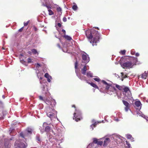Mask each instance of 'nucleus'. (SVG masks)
Returning a JSON list of instances; mask_svg holds the SVG:
<instances>
[{"instance_id": "37998d69", "label": "nucleus", "mask_w": 148, "mask_h": 148, "mask_svg": "<svg viewBox=\"0 0 148 148\" xmlns=\"http://www.w3.org/2000/svg\"><path fill=\"white\" fill-rule=\"evenodd\" d=\"M24 27H22L21 29H19L18 31L20 32H21L23 30V29Z\"/></svg>"}, {"instance_id": "774afa93", "label": "nucleus", "mask_w": 148, "mask_h": 148, "mask_svg": "<svg viewBox=\"0 0 148 148\" xmlns=\"http://www.w3.org/2000/svg\"><path fill=\"white\" fill-rule=\"evenodd\" d=\"M76 72H77V71H76V70H75V72L76 73Z\"/></svg>"}, {"instance_id": "69168bd1", "label": "nucleus", "mask_w": 148, "mask_h": 148, "mask_svg": "<svg viewBox=\"0 0 148 148\" xmlns=\"http://www.w3.org/2000/svg\"><path fill=\"white\" fill-rule=\"evenodd\" d=\"M3 98H5L4 96L3 95Z\"/></svg>"}, {"instance_id": "603ef678", "label": "nucleus", "mask_w": 148, "mask_h": 148, "mask_svg": "<svg viewBox=\"0 0 148 148\" xmlns=\"http://www.w3.org/2000/svg\"><path fill=\"white\" fill-rule=\"evenodd\" d=\"M48 124L46 123H44L43 125V127H44L45 126H47Z\"/></svg>"}, {"instance_id": "f8f14e48", "label": "nucleus", "mask_w": 148, "mask_h": 148, "mask_svg": "<svg viewBox=\"0 0 148 148\" xmlns=\"http://www.w3.org/2000/svg\"><path fill=\"white\" fill-rule=\"evenodd\" d=\"M82 60L84 61L87 60L88 62L89 61V58L88 55L85 53L84 54H83L82 56Z\"/></svg>"}, {"instance_id": "7c9ffc66", "label": "nucleus", "mask_w": 148, "mask_h": 148, "mask_svg": "<svg viewBox=\"0 0 148 148\" xmlns=\"http://www.w3.org/2000/svg\"><path fill=\"white\" fill-rule=\"evenodd\" d=\"M49 12V15H51L53 14L54 13L51 10H48Z\"/></svg>"}, {"instance_id": "58836bf2", "label": "nucleus", "mask_w": 148, "mask_h": 148, "mask_svg": "<svg viewBox=\"0 0 148 148\" xmlns=\"http://www.w3.org/2000/svg\"><path fill=\"white\" fill-rule=\"evenodd\" d=\"M49 76V75L47 73H46L45 75V77L47 78H48Z\"/></svg>"}, {"instance_id": "6e6552de", "label": "nucleus", "mask_w": 148, "mask_h": 148, "mask_svg": "<svg viewBox=\"0 0 148 148\" xmlns=\"http://www.w3.org/2000/svg\"><path fill=\"white\" fill-rule=\"evenodd\" d=\"M122 102L125 106V111L127 112L130 109V104L127 101L124 100H122Z\"/></svg>"}, {"instance_id": "a19ab883", "label": "nucleus", "mask_w": 148, "mask_h": 148, "mask_svg": "<svg viewBox=\"0 0 148 148\" xmlns=\"http://www.w3.org/2000/svg\"><path fill=\"white\" fill-rule=\"evenodd\" d=\"M32 60L30 58H28L27 59V62L28 63H30L32 62Z\"/></svg>"}, {"instance_id": "f257e3e1", "label": "nucleus", "mask_w": 148, "mask_h": 148, "mask_svg": "<svg viewBox=\"0 0 148 148\" xmlns=\"http://www.w3.org/2000/svg\"><path fill=\"white\" fill-rule=\"evenodd\" d=\"M120 64L123 69H130L136 65L137 62V58L131 56H125L120 59Z\"/></svg>"}, {"instance_id": "9d476101", "label": "nucleus", "mask_w": 148, "mask_h": 148, "mask_svg": "<svg viewBox=\"0 0 148 148\" xmlns=\"http://www.w3.org/2000/svg\"><path fill=\"white\" fill-rule=\"evenodd\" d=\"M116 90V89L115 87L111 85L110 86V87H109V90L107 91V92L109 94H112V93L114 91H115Z\"/></svg>"}, {"instance_id": "dca6fc26", "label": "nucleus", "mask_w": 148, "mask_h": 148, "mask_svg": "<svg viewBox=\"0 0 148 148\" xmlns=\"http://www.w3.org/2000/svg\"><path fill=\"white\" fill-rule=\"evenodd\" d=\"M88 84H90L91 86H92V87H93L94 88H97V89H98V88H99L93 82L90 83V82H88Z\"/></svg>"}, {"instance_id": "72a5a7b5", "label": "nucleus", "mask_w": 148, "mask_h": 148, "mask_svg": "<svg viewBox=\"0 0 148 148\" xmlns=\"http://www.w3.org/2000/svg\"><path fill=\"white\" fill-rule=\"evenodd\" d=\"M103 144V142L102 141H98L97 144L101 146Z\"/></svg>"}, {"instance_id": "c756f323", "label": "nucleus", "mask_w": 148, "mask_h": 148, "mask_svg": "<svg viewBox=\"0 0 148 148\" xmlns=\"http://www.w3.org/2000/svg\"><path fill=\"white\" fill-rule=\"evenodd\" d=\"M121 75L122 77L123 78H125L127 76V75H124V73L123 72L121 73Z\"/></svg>"}, {"instance_id": "6ab92c4d", "label": "nucleus", "mask_w": 148, "mask_h": 148, "mask_svg": "<svg viewBox=\"0 0 148 148\" xmlns=\"http://www.w3.org/2000/svg\"><path fill=\"white\" fill-rule=\"evenodd\" d=\"M86 75L87 77H93V74L90 71H89L87 72L86 73Z\"/></svg>"}, {"instance_id": "7ed1b4c3", "label": "nucleus", "mask_w": 148, "mask_h": 148, "mask_svg": "<svg viewBox=\"0 0 148 148\" xmlns=\"http://www.w3.org/2000/svg\"><path fill=\"white\" fill-rule=\"evenodd\" d=\"M44 101L46 104L49 105V108H47V110L48 112L49 111V109H50V108H54L56 104V102L55 100L53 99H46L44 100Z\"/></svg>"}, {"instance_id": "4468645a", "label": "nucleus", "mask_w": 148, "mask_h": 148, "mask_svg": "<svg viewBox=\"0 0 148 148\" xmlns=\"http://www.w3.org/2000/svg\"><path fill=\"white\" fill-rule=\"evenodd\" d=\"M87 70V67L86 65H85L83 69H81L82 73L84 75L86 74V71Z\"/></svg>"}, {"instance_id": "e433bc0d", "label": "nucleus", "mask_w": 148, "mask_h": 148, "mask_svg": "<svg viewBox=\"0 0 148 148\" xmlns=\"http://www.w3.org/2000/svg\"><path fill=\"white\" fill-rule=\"evenodd\" d=\"M93 79L95 81L97 82H99L100 81V79L98 78H94Z\"/></svg>"}, {"instance_id": "f3484780", "label": "nucleus", "mask_w": 148, "mask_h": 148, "mask_svg": "<svg viewBox=\"0 0 148 148\" xmlns=\"http://www.w3.org/2000/svg\"><path fill=\"white\" fill-rule=\"evenodd\" d=\"M115 86L117 88H118L119 90H122L123 89V87H124V86H121L119 85H118V84H115Z\"/></svg>"}, {"instance_id": "79ce46f5", "label": "nucleus", "mask_w": 148, "mask_h": 148, "mask_svg": "<svg viewBox=\"0 0 148 148\" xmlns=\"http://www.w3.org/2000/svg\"><path fill=\"white\" fill-rule=\"evenodd\" d=\"M102 82L105 85H108V84L106 81L104 80H102Z\"/></svg>"}, {"instance_id": "052dcab7", "label": "nucleus", "mask_w": 148, "mask_h": 148, "mask_svg": "<svg viewBox=\"0 0 148 148\" xmlns=\"http://www.w3.org/2000/svg\"><path fill=\"white\" fill-rule=\"evenodd\" d=\"M57 46H58V47L59 48H60V45L59 44H57Z\"/></svg>"}, {"instance_id": "393cba45", "label": "nucleus", "mask_w": 148, "mask_h": 148, "mask_svg": "<svg viewBox=\"0 0 148 148\" xmlns=\"http://www.w3.org/2000/svg\"><path fill=\"white\" fill-rule=\"evenodd\" d=\"M93 143L95 144H97V143H98V140L95 138H94L93 139Z\"/></svg>"}, {"instance_id": "412c9836", "label": "nucleus", "mask_w": 148, "mask_h": 148, "mask_svg": "<svg viewBox=\"0 0 148 148\" xmlns=\"http://www.w3.org/2000/svg\"><path fill=\"white\" fill-rule=\"evenodd\" d=\"M50 130V127L48 126H46L45 128V131L47 132H49Z\"/></svg>"}, {"instance_id": "3c124183", "label": "nucleus", "mask_w": 148, "mask_h": 148, "mask_svg": "<svg viewBox=\"0 0 148 148\" xmlns=\"http://www.w3.org/2000/svg\"><path fill=\"white\" fill-rule=\"evenodd\" d=\"M35 31H36L38 30L37 28L35 26H34L33 27Z\"/></svg>"}, {"instance_id": "a211bd4d", "label": "nucleus", "mask_w": 148, "mask_h": 148, "mask_svg": "<svg viewBox=\"0 0 148 148\" xmlns=\"http://www.w3.org/2000/svg\"><path fill=\"white\" fill-rule=\"evenodd\" d=\"M79 78L82 80H84L86 81V82L87 83H88V81L86 79V77L84 76H82V77H79Z\"/></svg>"}, {"instance_id": "bb28decb", "label": "nucleus", "mask_w": 148, "mask_h": 148, "mask_svg": "<svg viewBox=\"0 0 148 148\" xmlns=\"http://www.w3.org/2000/svg\"><path fill=\"white\" fill-rule=\"evenodd\" d=\"M126 53V51L125 50H121L120 52V53L122 55H125Z\"/></svg>"}, {"instance_id": "f704fd0d", "label": "nucleus", "mask_w": 148, "mask_h": 148, "mask_svg": "<svg viewBox=\"0 0 148 148\" xmlns=\"http://www.w3.org/2000/svg\"><path fill=\"white\" fill-rule=\"evenodd\" d=\"M29 20L28 21H27L26 22H24V26H27L28 25V23H29Z\"/></svg>"}, {"instance_id": "5701e85b", "label": "nucleus", "mask_w": 148, "mask_h": 148, "mask_svg": "<svg viewBox=\"0 0 148 148\" xmlns=\"http://www.w3.org/2000/svg\"><path fill=\"white\" fill-rule=\"evenodd\" d=\"M31 51H32V52L34 54H38V53L37 51L36 50V49H32L31 50Z\"/></svg>"}, {"instance_id": "e2e57ef3", "label": "nucleus", "mask_w": 148, "mask_h": 148, "mask_svg": "<svg viewBox=\"0 0 148 148\" xmlns=\"http://www.w3.org/2000/svg\"><path fill=\"white\" fill-rule=\"evenodd\" d=\"M31 53V52L30 51H29L28 52V53Z\"/></svg>"}, {"instance_id": "49530a36", "label": "nucleus", "mask_w": 148, "mask_h": 148, "mask_svg": "<svg viewBox=\"0 0 148 148\" xmlns=\"http://www.w3.org/2000/svg\"><path fill=\"white\" fill-rule=\"evenodd\" d=\"M40 67V65L38 63H37L36 65V68H39Z\"/></svg>"}, {"instance_id": "c85d7f7f", "label": "nucleus", "mask_w": 148, "mask_h": 148, "mask_svg": "<svg viewBox=\"0 0 148 148\" xmlns=\"http://www.w3.org/2000/svg\"><path fill=\"white\" fill-rule=\"evenodd\" d=\"M78 66V62L77 60H76L75 64V68L76 70H77V69Z\"/></svg>"}, {"instance_id": "13d9d810", "label": "nucleus", "mask_w": 148, "mask_h": 148, "mask_svg": "<svg viewBox=\"0 0 148 148\" xmlns=\"http://www.w3.org/2000/svg\"><path fill=\"white\" fill-rule=\"evenodd\" d=\"M48 79H47V81L48 82H51V80L50 79H49V78H47Z\"/></svg>"}, {"instance_id": "b1692460", "label": "nucleus", "mask_w": 148, "mask_h": 148, "mask_svg": "<svg viewBox=\"0 0 148 148\" xmlns=\"http://www.w3.org/2000/svg\"><path fill=\"white\" fill-rule=\"evenodd\" d=\"M77 5L75 3V4L73 5L72 8L73 10H76L77 9Z\"/></svg>"}, {"instance_id": "6e6d98bb", "label": "nucleus", "mask_w": 148, "mask_h": 148, "mask_svg": "<svg viewBox=\"0 0 148 148\" xmlns=\"http://www.w3.org/2000/svg\"><path fill=\"white\" fill-rule=\"evenodd\" d=\"M62 31L64 33V35H65V34H66V31H65L64 29H63L62 30Z\"/></svg>"}, {"instance_id": "4be33fe9", "label": "nucleus", "mask_w": 148, "mask_h": 148, "mask_svg": "<svg viewBox=\"0 0 148 148\" xmlns=\"http://www.w3.org/2000/svg\"><path fill=\"white\" fill-rule=\"evenodd\" d=\"M63 37H64L66 39L69 40H71L72 39L71 38V37L66 35H64V36H63Z\"/></svg>"}, {"instance_id": "473e14b6", "label": "nucleus", "mask_w": 148, "mask_h": 148, "mask_svg": "<svg viewBox=\"0 0 148 148\" xmlns=\"http://www.w3.org/2000/svg\"><path fill=\"white\" fill-rule=\"evenodd\" d=\"M20 136L23 138H24V136H25V134H24L23 132H21L20 134Z\"/></svg>"}, {"instance_id": "8fccbe9b", "label": "nucleus", "mask_w": 148, "mask_h": 148, "mask_svg": "<svg viewBox=\"0 0 148 148\" xmlns=\"http://www.w3.org/2000/svg\"><path fill=\"white\" fill-rule=\"evenodd\" d=\"M66 17H64L63 18V21L64 22H66Z\"/></svg>"}, {"instance_id": "338daca9", "label": "nucleus", "mask_w": 148, "mask_h": 148, "mask_svg": "<svg viewBox=\"0 0 148 148\" xmlns=\"http://www.w3.org/2000/svg\"><path fill=\"white\" fill-rule=\"evenodd\" d=\"M40 83H41V81L40 82Z\"/></svg>"}, {"instance_id": "aec40b11", "label": "nucleus", "mask_w": 148, "mask_h": 148, "mask_svg": "<svg viewBox=\"0 0 148 148\" xmlns=\"http://www.w3.org/2000/svg\"><path fill=\"white\" fill-rule=\"evenodd\" d=\"M124 91L125 92H130V89L129 88L127 87H125L124 88L123 87V88Z\"/></svg>"}, {"instance_id": "09e8293b", "label": "nucleus", "mask_w": 148, "mask_h": 148, "mask_svg": "<svg viewBox=\"0 0 148 148\" xmlns=\"http://www.w3.org/2000/svg\"><path fill=\"white\" fill-rule=\"evenodd\" d=\"M96 125V124L95 123L93 124H92V125H91V127H95Z\"/></svg>"}, {"instance_id": "ddd939ff", "label": "nucleus", "mask_w": 148, "mask_h": 148, "mask_svg": "<svg viewBox=\"0 0 148 148\" xmlns=\"http://www.w3.org/2000/svg\"><path fill=\"white\" fill-rule=\"evenodd\" d=\"M110 142V140L109 138H106L105 139L104 141V146H106Z\"/></svg>"}, {"instance_id": "4c0bfd02", "label": "nucleus", "mask_w": 148, "mask_h": 148, "mask_svg": "<svg viewBox=\"0 0 148 148\" xmlns=\"http://www.w3.org/2000/svg\"><path fill=\"white\" fill-rule=\"evenodd\" d=\"M126 144L128 146V147L129 148H130V144L129 143V142L127 141H126Z\"/></svg>"}, {"instance_id": "c03bdc74", "label": "nucleus", "mask_w": 148, "mask_h": 148, "mask_svg": "<svg viewBox=\"0 0 148 148\" xmlns=\"http://www.w3.org/2000/svg\"><path fill=\"white\" fill-rule=\"evenodd\" d=\"M127 138H130L131 139V138H133L132 137V136L131 135H128L127 136Z\"/></svg>"}, {"instance_id": "0e129e2a", "label": "nucleus", "mask_w": 148, "mask_h": 148, "mask_svg": "<svg viewBox=\"0 0 148 148\" xmlns=\"http://www.w3.org/2000/svg\"><path fill=\"white\" fill-rule=\"evenodd\" d=\"M96 28L97 29H99V28L98 27H96Z\"/></svg>"}, {"instance_id": "39448f33", "label": "nucleus", "mask_w": 148, "mask_h": 148, "mask_svg": "<svg viewBox=\"0 0 148 148\" xmlns=\"http://www.w3.org/2000/svg\"><path fill=\"white\" fill-rule=\"evenodd\" d=\"M14 145L15 148H26L27 145H26L23 143L16 141L15 142Z\"/></svg>"}, {"instance_id": "423d86ee", "label": "nucleus", "mask_w": 148, "mask_h": 148, "mask_svg": "<svg viewBox=\"0 0 148 148\" xmlns=\"http://www.w3.org/2000/svg\"><path fill=\"white\" fill-rule=\"evenodd\" d=\"M49 110L52 111V112H47V115L51 119L53 118L55 116V114L54 113L56 112V111L54 110V108H50V109Z\"/></svg>"}, {"instance_id": "bf43d9fd", "label": "nucleus", "mask_w": 148, "mask_h": 148, "mask_svg": "<svg viewBox=\"0 0 148 148\" xmlns=\"http://www.w3.org/2000/svg\"><path fill=\"white\" fill-rule=\"evenodd\" d=\"M45 87L44 86H43L42 88V90L44 91L45 90Z\"/></svg>"}, {"instance_id": "9b49d317", "label": "nucleus", "mask_w": 148, "mask_h": 148, "mask_svg": "<svg viewBox=\"0 0 148 148\" xmlns=\"http://www.w3.org/2000/svg\"><path fill=\"white\" fill-rule=\"evenodd\" d=\"M139 77H141L143 79H145L147 77H148V71L146 72L145 71L141 75L138 76Z\"/></svg>"}, {"instance_id": "864d4df0", "label": "nucleus", "mask_w": 148, "mask_h": 148, "mask_svg": "<svg viewBox=\"0 0 148 148\" xmlns=\"http://www.w3.org/2000/svg\"><path fill=\"white\" fill-rule=\"evenodd\" d=\"M61 25H62L60 23H59L58 24V26L60 27H61Z\"/></svg>"}, {"instance_id": "a878e982", "label": "nucleus", "mask_w": 148, "mask_h": 148, "mask_svg": "<svg viewBox=\"0 0 148 148\" xmlns=\"http://www.w3.org/2000/svg\"><path fill=\"white\" fill-rule=\"evenodd\" d=\"M111 85L108 84V85H106V90L107 91L109 89V87Z\"/></svg>"}, {"instance_id": "5fc2aeb1", "label": "nucleus", "mask_w": 148, "mask_h": 148, "mask_svg": "<svg viewBox=\"0 0 148 148\" xmlns=\"http://www.w3.org/2000/svg\"><path fill=\"white\" fill-rule=\"evenodd\" d=\"M135 56L137 57L138 56H139V54L138 53H135Z\"/></svg>"}, {"instance_id": "680f3d73", "label": "nucleus", "mask_w": 148, "mask_h": 148, "mask_svg": "<svg viewBox=\"0 0 148 148\" xmlns=\"http://www.w3.org/2000/svg\"><path fill=\"white\" fill-rule=\"evenodd\" d=\"M42 79V77H40V79L41 80V79Z\"/></svg>"}, {"instance_id": "2f4dec72", "label": "nucleus", "mask_w": 148, "mask_h": 148, "mask_svg": "<svg viewBox=\"0 0 148 148\" xmlns=\"http://www.w3.org/2000/svg\"><path fill=\"white\" fill-rule=\"evenodd\" d=\"M56 10H57V11H58V12H61V13H62V12H61L62 11V10L61 8H60V7H57L56 8Z\"/></svg>"}, {"instance_id": "de8ad7c7", "label": "nucleus", "mask_w": 148, "mask_h": 148, "mask_svg": "<svg viewBox=\"0 0 148 148\" xmlns=\"http://www.w3.org/2000/svg\"><path fill=\"white\" fill-rule=\"evenodd\" d=\"M46 6L48 10H50V9L51 8V7L50 6L47 5H46Z\"/></svg>"}, {"instance_id": "ea45409f", "label": "nucleus", "mask_w": 148, "mask_h": 148, "mask_svg": "<svg viewBox=\"0 0 148 148\" xmlns=\"http://www.w3.org/2000/svg\"><path fill=\"white\" fill-rule=\"evenodd\" d=\"M39 99L41 100H42V101H44V100H45V99H43V97L42 96H39Z\"/></svg>"}, {"instance_id": "20e7f679", "label": "nucleus", "mask_w": 148, "mask_h": 148, "mask_svg": "<svg viewBox=\"0 0 148 148\" xmlns=\"http://www.w3.org/2000/svg\"><path fill=\"white\" fill-rule=\"evenodd\" d=\"M82 118L80 111L78 109H75V112L74 113L73 119L77 122L81 120Z\"/></svg>"}, {"instance_id": "4d7b16f0", "label": "nucleus", "mask_w": 148, "mask_h": 148, "mask_svg": "<svg viewBox=\"0 0 148 148\" xmlns=\"http://www.w3.org/2000/svg\"><path fill=\"white\" fill-rule=\"evenodd\" d=\"M72 108H74L75 109H77L76 108L75 106V105H73L72 106Z\"/></svg>"}, {"instance_id": "1a4fd4ad", "label": "nucleus", "mask_w": 148, "mask_h": 148, "mask_svg": "<svg viewBox=\"0 0 148 148\" xmlns=\"http://www.w3.org/2000/svg\"><path fill=\"white\" fill-rule=\"evenodd\" d=\"M135 106H134L136 109L138 110H139L141 109V104L140 101H136L135 102Z\"/></svg>"}, {"instance_id": "cd10ccee", "label": "nucleus", "mask_w": 148, "mask_h": 148, "mask_svg": "<svg viewBox=\"0 0 148 148\" xmlns=\"http://www.w3.org/2000/svg\"><path fill=\"white\" fill-rule=\"evenodd\" d=\"M36 138L37 140L38 141H40V136L39 135H37L36 136Z\"/></svg>"}, {"instance_id": "f03ea898", "label": "nucleus", "mask_w": 148, "mask_h": 148, "mask_svg": "<svg viewBox=\"0 0 148 148\" xmlns=\"http://www.w3.org/2000/svg\"><path fill=\"white\" fill-rule=\"evenodd\" d=\"M86 36L89 39H93L90 41L92 46L97 45V43L99 41L100 35L97 31L94 29L91 30H88L85 32Z\"/></svg>"}, {"instance_id": "2eb2a0df", "label": "nucleus", "mask_w": 148, "mask_h": 148, "mask_svg": "<svg viewBox=\"0 0 148 148\" xmlns=\"http://www.w3.org/2000/svg\"><path fill=\"white\" fill-rule=\"evenodd\" d=\"M27 132L25 133V136H27L28 135V134H32V130L30 128H28L27 130Z\"/></svg>"}, {"instance_id": "c9c22d12", "label": "nucleus", "mask_w": 148, "mask_h": 148, "mask_svg": "<svg viewBox=\"0 0 148 148\" xmlns=\"http://www.w3.org/2000/svg\"><path fill=\"white\" fill-rule=\"evenodd\" d=\"M131 53L132 55H134L135 53V52L134 50H131Z\"/></svg>"}, {"instance_id": "a18cd8bd", "label": "nucleus", "mask_w": 148, "mask_h": 148, "mask_svg": "<svg viewBox=\"0 0 148 148\" xmlns=\"http://www.w3.org/2000/svg\"><path fill=\"white\" fill-rule=\"evenodd\" d=\"M45 95H46V94L47 95H50V93L48 92V90H47L45 92Z\"/></svg>"}, {"instance_id": "0eeeda50", "label": "nucleus", "mask_w": 148, "mask_h": 148, "mask_svg": "<svg viewBox=\"0 0 148 148\" xmlns=\"http://www.w3.org/2000/svg\"><path fill=\"white\" fill-rule=\"evenodd\" d=\"M122 102L125 106V111L127 112L130 109V104L127 101L124 100H122Z\"/></svg>"}]
</instances>
